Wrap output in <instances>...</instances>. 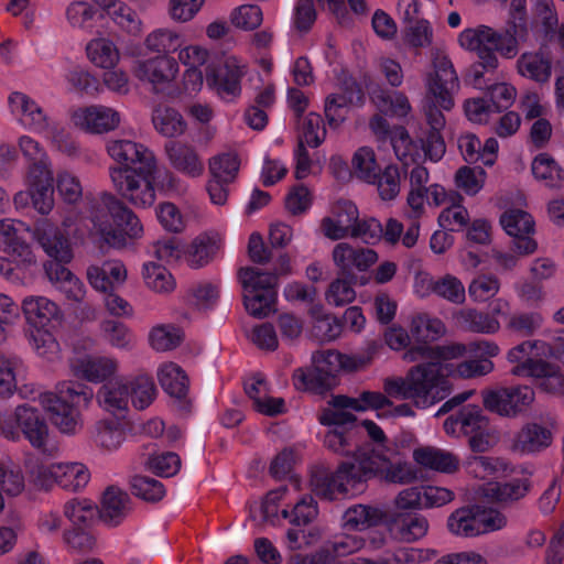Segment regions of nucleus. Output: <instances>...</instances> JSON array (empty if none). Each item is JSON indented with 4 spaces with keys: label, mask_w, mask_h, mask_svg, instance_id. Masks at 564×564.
Listing matches in <instances>:
<instances>
[{
    "label": "nucleus",
    "mask_w": 564,
    "mask_h": 564,
    "mask_svg": "<svg viewBox=\"0 0 564 564\" xmlns=\"http://www.w3.org/2000/svg\"><path fill=\"white\" fill-rule=\"evenodd\" d=\"M433 69L425 74L424 82L434 105L425 109L429 129H421L416 141L412 140L404 127H394L391 132V145L399 161L408 165L422 158L431 162H440L446 152L442 135L445 117L437 110H451L454 106L453 96L459 89V82L448 56L440 50L432 51Z\"/></svg>",
    "instance_id": "nucleus-1"
},
{
    "label": "nucleus",
    "mask_w": 564,
    "mask_h": 564,
    "mask_svg": "<svg viewBox=\"0 0 564 564\" xmlns=\"http://www.w3.org/2000/svg\"><path fill=\"white\" fill-rule=\"evenodd\" d=\"M62 227L77 240L87 236L101 246L118 250L141 239L144 234L138 215L115 194L106 191L86 197L80 212H69Z\"/></svg>",
    "instance_id": "nucleus-2"
},
{
    "label": "nucleus",
    "mask_w": 564,
    "mask_h": 564,
    "mask_svg": "<svg viewBox=\"0 0 564 564\" xmlns=\"http://www.w3.org/2000/svg\"><path fill=\"white\" fill-rule=\"evenodd\" d=\"M441 345L415 346L408 349L403 359L414 362L426 361L413 366L404 377H388L383 380V391L398 400H411L417 408L426 409L444 400L452 391L446 375L447 359L440 354Z\"/></svg>",
    "instance_id": "nucleus-3"
},
{
    "label": "nucleus",
    "mask_w": 564,
    "mask_h": 564,
    "mask_svg": "<svg viewBox=\"0 0 564 564\" xmlns=\"http://www.w3.org/2000/svg\"><path fill=\"white\" fill-rule=\"evenodd\" d=\"M386 392L364 391L356 398L335 395L319 415V423L327 427L323 443L332 452L348 456L359 443L356 417L350 411L373 410L382 419V412L391 405Z\"/></svg>",
    "instance_id": "nucleus-4"
},
{
    "label": "nucleus",
    "mask_w": 564,
    "mask_h": 564,
    "mask_svg": "<svg viewBox=\"0 0 564 564\" xmlns=\"http://www.w3.org/2000/svg\"><path fill=\"white\" fill-rule=\"evenodd\" d=\"M25 323V336L35 354L47 360L61 358V346L53 329L61 324L64 313L58 303L40 294L25 295L20 302Z\"/></svg>",
    "instance_id": "nucleus-5"
},
{
    "label": "nucleus",
    "mask_w": 564,
    "mask_h": 564,
    "mask_svg": "<svg viewBox=\"0 0 564 564\" xmlns=\"http://www.w3.org/2000/svg\"><path fill=\"white\" fill-rule=\"evenodd\" d=\"M93 390L74 380H62L54 391L39 395V402L56 430L66 436H75L84 429L82 406H88Z\"/></svg>",
    "instance_id": "nucleus-6"
},
{
    "label": "nucleus",
    "mask_w": 564,
    "mask_h": 564,
    "mask_svg": "<svg viewBox=\"0 0 564 564\" xmlns=\"http://www.w3.org/2000/svg\"><path fill=\"white\" fill-rule=\"evenodd\" d=\"M553 355L550 344L541 340H525L507 352V360L513 365L512 376L532 378L546 393L564 395V375L560 368L547 361Z\"/></svg>",
    "instance_id": "nucleus-7"
},
{
    "label": "nucleus",
    "mask_w": 564,
    "mask_h": 564,
    "mask_svg": "<svg viewBox=\"0 0 564 564\" xmlns=\"http://www.w3.org/2000/svg\"><path fill=\"white\" fill-rule=\"evenodd\" d=\"M0 435L13 442L23 437L44 455L53 456L58 452L45 417L37 408L29 404L0 413Z\"/></svg>",
    "instance_id": "nucleus-8"
},
{
    "label": "nucleus",
    "mask_w": 564,
    "mask_h": 564,
    "mask_svg": "<svg viewBox=\"0 0 564 564\" xmlns=\"http://www.w3.org/2000/svg\"><path fill=\"white\" fill-rule=\"evenodd\" d=\"M351 454H354V462H343L334 471L324 467L313 470L311 487L316 496L324 500L335 501L355 497L365 490L367 480L359 445Z\"/></svg>",
    "instance_id": "nucleus-9"
},
{
    "label": "nucleus",
    "mask_w": 564,
    "mask_h": 564,
    "mask_svg": "<svg viewBox=\"0 0 564 564\" xmlns=\"http://www.w3.org/2000/svg\"><path fill=\"white\" fill-rule=\"evenodd\" d=\"M457 42L464 51L475 53L486 69L498 67L496 52L506 58H513L519 52L513 36L484 24L464 29Z\"/></svg>",
    "instance_id": "nucleus-10"
},
{
    "label": "nucleus",
    "mask_w": 564,
    "mask_h": 564,
    "mask_svg": "<svg viewBox=\"0 0 564 564\" xmlns=\"http://www.w3.org/2000/svg\"><path fill=\"white\" fill-rule=\"evenodd\" d=\"M159 163L138 169L109 167L111 184L121 200H126L138 209H147L156 199L155 178Z\"/></svg>",
    "instance_id": "nucleus-11"
},
{
    "label": "nucleus",
    "mask_w": 564,
    "mask_h": 564,
    "mask_svg": "<svg viewBox=\"0 0 564 564\" xmlns=\"http://www.w3.org/2000/svg\"><path fill=\"white\" fill-rule=\"evenodd\" d=\"M25 467L30 482L44 490L59 487L70 492H77L88 485L91 476L89 468L80 462L50 464L28 462Z\"/></svg>",
    "instance_id": "nucleus-12"
},
{
    "label": "nucleus",
    "mask_w": 564,
    "mask_h": 564,
    "mask_svg": "<svg viewBox=\"0 0 564 564\" xmlns=\"http://www.w3.org/2000/svg\"><path fill=\"white\" fill-rule=\"evenodd\" d=\"M507 522L501 511L471 505L455 509L447 517L446 528L456 538L473 539L502 530Z\"/></svg>",
    "instance_id": "nucleus-13"
},
{
    "label": "nucleus",
    "mask_w": 564,
    "mask_h": 564,
    "mask_svg": "<svg viewBox=\"0 0 564 564\" xmlns=\"http://www.w3.org/2000/svg\"><path fill=\"white\" fill-rule=\"evenodd\" d=\"M127 54L135 58L132 65L134 77L142 84L149 85L153 93L163 94L173 86L180 76L178 62L171 55H155L141 58V46H128Z\"/></svg>",
    "instance_id": "nucleus-14"
},
{
    "label": "nucleus",
    "mask_w": 564,
    "mask_h": 564,
    "mask_svg": "<svg viewBox=\"0 0 564 564\" xmlns=\"http://www.w3.org/2000/svg\"><path fill=\"white\" fill-rule=\"evenodd\" d=\"M238 279L247 312L256 317L268 316L274 310L278 275L246 267L239 270Z\"/></svg>",
    "instance_id": "nucleus-15"
},
{
    "label": "nucleus",
    "mask_w": 564,
    "mask_h": 564,
    "mask_svg": "<svg viewBox=\"0 0 564 564\" xmlns=\"http://www.w3.org/2000/svg\"><path fill=\"white\" fill-rule=\"evenodd\" d=\"M366 480L379 478L394 485H409L417 480V469L391 447L366 452L360 448Z\"/></svg>",
    "instance_id": "nucleus-16"
},
{
    "label": "nucleus",
    "mask_w": 564,
    "mask_h": 564,
    "mask_svg": "<svg viewBox=\"0 0 564 564\" xmlns=\"http://www.w3.org/2000/svg\"><path fill=\"white\" fill-rule=\"evenodd\" d=\"M247 72L246 59L236 54H223L209 67L205 84L220 100L234 102L241 96V83Z\"/></svg>",
    "instance_id": "nucleus-17"
},
{
    "label": "nucleus",
    "mask_w": 564,
    "mask_h": 564,
    "mask_svg": "<svg viewBox=\"0 0 564 564\" xmlns=\"http://www.w3.org/2000/svg\"><path fill=\"white\" fill-rule=\"evenodd\" d=\"M313 370L299 368L293 373V386L300 391L322 392L333 388L336 376L344 372L343 352L318 350L312 355Z\"/></svg>",
    "instance_id": "nucleus-18"
},
{
    "label": "nucleus",
    "mask_w": 564,
    "mask_h": 564,
    "mask_svg": "<svg viewBox=\"0 0 564 564\" xmlns=\"http://www.w3.org/2000/svg\"><path fill=\"white\" fill-rule=\"evenodd\" d=\"M216 55L210 48L200 43L182 44L176 61L184 67L182 74V88L187 95H197L202 91L207 72L213 67Z\"/></svg>",
    "instance_id": "nucleus-19"
},
{
    "label": "nucleus",
    "mask_w": 564,
    "mask_h": 564,
    "mask_svg": "<svg viewBox=\"0 0 564 564\" xmlns=\"http://www.w3.org/2000/svg\"><path fill=\"white\" fill-rule=\"evenodd\" d=\"M68 367L72 373L82 380L106 383L117 375L119 361L111 356L89 354L76 346L68 359Z\"/></svg>",
    "instance_id": "nucleus-20"
},
{
    "label": "nucleus",
    "mask_w": 564,
    "mask_h": 564,
    "mask_svg": "<svg viewBox=\"0 0 564 564\" xmlns=\"http://www.w3.org/2000/svg\"><path fill=\"white\" fill-rule=\"evenodd\" d=\"M39 170L26 172L25 191L18 192L13 197L17 208H24L30 203L41 215H48L54 208L53 171L37 173Z\"/></svg>",
    "instance_id": "nucleus-21"
},
{
    "label": "nucleus",
    "mask_w": 564,
    "mask_h": 564,
    "mask_svg": "<svg viewBox=\"0 0 564 564\" xmlns=\"http://www.w3.org/2000/svg\"><path fill=\"white\" fill-rule=\"evenodd\" d=\"M534 390L528 386L499 388L482 392V402L487 410L502 416H516L534 401Z\"/></svg>",
    "instance_id": "nucleus-22"
},
{
    "label": "nucleus",
    "mask_w": 564,
    "mask_h": 564,
    "mask_svg": "<svg viewBox=\"0 0 564 564\" xmlns=\"http://www.w3.org/2000/svg\"><path fill=\"white\" fill-rule=\"evenodd\" d=\"M72 123L90 134H105L117 130L122 115L113 107L96 104L75 109L70 115Z\"/></svg>",
    "instance_id": "nucleus-23"
},
{
    "label": "nucleus",
    "mask_w": 564,
    "mask_h": 564,
    "mask_svg": "<svg viewBox=\"0 0 564 564\" xmlns=\"http://www.w3.org/2000/svg\"><path fill=\"white\" fill-rule=\"evenodd\" d=\"M106 151L116 163L109 167H129L154 165L158 159L154 152L143 143L129 139H111L106 144Z\"/></svg>",
    "instance_id": "nucleus-24"
},
{
    "label": "nucleus",
    "mask_w": 564,
    "mask_h": 564,
    "mask_svg": "<svg viewBox=\"0 0 564 564\" xmlns=\"http://www.w3.org/2000/svg\"><path fill=\"white\" fill-rule=\"evenodd\" d=\"M332 260L339 273L351 276L355 272H365L373 265L378 261V253L370 248L338 242L333 248Z\"/></svg>",
    "instance_id": "nucleus-25"
},
{
    "label": "nucleus",
    "mask_w": 564,
    "mask_h": 564,
    "mask_svg": "<svg viewBox=\"0 0 564 564\" xmlns=\"http://www.w3.org/2000/svg\"><path fill=\"white\" fill-rule=\"evenodd\" d=\"M358 217L359 212L354 203L339 200L332 206L329 214L322 219L321 230L330 240L350 237Z\"/></svg>",
    "instance_id": "nucleus-26"
},
{
    "label": "nucleus",
    "mask_w": 564,
    "mask_h": 564,
    "mask_svg": "<svg viewBox=\"0 0 564 564\" xmlns=\"http://www.w3.org/2000/svg\"><path fill=\"white\" fill-rule=\"evenodd\" d=\"M33 238L51 261L59 264L72 261L74 254L68 239L50 221H40L33 230Z\"/></svg>",
    "instance_id": "nucleus-27"
},
{
    "label": "nucleus",
    "mask_w": 564,
    "mask_h": 564,
    "mask_svg": "<svg viewBox=\"0 0 564 564\" xmlns=\"http://www.w3.org/2000/svg\"><path fill=\"white\" fill-rule=\"evenodd\" d=\"M9 106L18 122L26 130L44 132L50 120L40 104L21 91H14L9 96Z\"/></svg>",
    "instance_id": "nucleus-28"
},
{
    "label": "nucleus",
    "mask_w": 564,
    "mask_h": 564,
    "mask_svg": "<svg viewBox=\"0 0 564 564\" xmlns=\"http://www.w3.org/2000/svg\"><path fill=\"white\" fill-rule=\"evenodd\" d=\"M86 278L97 292L117 291L126 283L128 270L121 260L110 259L90 264L86 270Z\"/></svg>",
    "instance_id": "nucleus-29"
},
{
    "label": "nucleus",
    "mask_w": 564,
    "mask_h": 564,
    "mask_svg": "<svg viewBox=\"0 0 564 564\" xmlns=\"http://www.w3.org/2000/svg\"><path fill=\"white\" fill-rule=\"evenodd\" d=\"M124 377L112 378L97 391L96 400L99 408L118 419L129 413V394Z\"/></svg>",
    "instance_id": "nucleus-30"
},
{
    "label": "nucleus",
    "mask_w": 564,
    "mask_h": 564,
    "mask_svg": "<svg viewBox=\"0 0 564 564\" xmlns=\"http://www.w3.org/2000/svg\"><path fill=\"white\" fill-rule=\"evenodd\" d=\"M90 442L106 453L118 451L127 438L126 424L122 419H100L89 430Z\"/></svg>",
    "instance_id": "nucleus-31"
},
{
    "label": "nucleus",
    "mask_w": 564,
    "mask_h": 564,
    "mask_svg": "<svg viewBox=\"0 0 564 564\" xmlns=\"http://www.w3.org/2000/svg\"><path fill=\"white\" fill-rule=\"evenodd\" d=\"M412 458L421 468L441 474H454L460 466V460L454 453L430 445L415 447Z\"/></svg>",
    "instance_id": "nucleus-32"
},
{
    "label": "nucleus",
    "mask_w": 564,
    "mask_h": 564,
    "mask_svg": "<svg viewBox=\"0 0 564 564\" xmlns=\"http://www.w3.org/2000/svg\"><path fill=\"white\" fill-rule=\"evenodd\" d=\"M170 165L177 172L196 178L203 175L204 164L194 147L178 141H170L164 147Z\"/></svg>",
    "instance_id": "nucleus-33"
},
{
    "label": "nucleus",
    "mask_w": 564,
    "mask_h": 564,
    "mask_svg": "<svg viewBox=\"0 0 564 564\" xmlns=\"http://www.w3.org/2000/svg\"><path fill=\"white\" fill-rule=\"evenodd\" d=\"M44 270L51 284L68 301L78 303L84 301L86 286L68 268L53 261H47L44 264Z\"/></svg>",
    "instance_id": "nucleus-34"
},
{
    "label": "nucleus",
    "mask_w": 564,
    "mask_h": 564,
    "mask_svg": "<svg viewBox=\"0 0 564 564\" xmlns=\"http://www.w3.org/2000/svg\"><path fill=\"white\" fill-rule=\"evenodd\" d=\"M384 511L376 506L354 503L340 517L345 532H362L379 525L384 520Z\"/></svg>",
    "instance_id": "nucleus-35"
},
{
    "label": "nucleus",
    "mask_w": 564,
    "mask_h": 564,
    "mask_svg": "<svg viewBox=\"0 0 564 564\" xmlns=\"http://www.w3.org/2000/svg\"><path fill=\"white\" fill-rule=\"evenodd\" d=\"M487 421L478 405L468 404L451 414L444 421L443 427L448 436L458 438L477 432L482 425H487Z\"/></svg>",
    "instance_id": "nucleus-36"
},
{
    "label": "nucleus",
    "mask_w": 564,
    "mask_h": 564,
    "mask_svg": "<svg viewBox=\"0 0 564 564\" xmlns=\"http://www.w3.org/2000/svg\"><path fill=\"white\" fill-rule=\"evenodd\" d=\"M94 2L122 32L133 36L141 34L143 22L127 3L121 0H94Z\"/></svg>",
    "instance_id": "nucleus-37"
},
{
    "label": "nucleus",
    "mask_w": 564,
    "mask_h": 564,
    "mask_svg": "<svg viewBox=\"0 0 564 564\" xmlns=\"http://www.w3.org/2000/svg\"><path fill=\"white\" fill-rule=\"evenodd\" d=\"M552 440L549 427L539 423H527L514 435L511 447L519 454H535L547 448Z\"/></svg>",
    "instance_id": "nucleus-38"
},
{
    "label": "nucleus",
    "mask_w": 564,
    "mask_h": 564,
    "mask_svg": "<svg viewBox=\"0 0 564 564\" xmlns=\"http://www.w3.org/2000/svg\"><path fill=\"white\" fill-rule=\"evenodd\" d=\"M300 490V480L291 479L290 485L269 491L262 501L264 519L273 524L283 520V509L290 508L294 494H299Z\"/></svg>",
    "instance_id": "nucleus-39"
},
{
    "label": "nucleus",
    "mask_w": 564,
    "mask_h": 564,
    "mask_svg": "<svg viewBox=\"0 0 564 564\" xmlns=\"http://www.w3.org/2000/svg\"><path fill=\"white\" fill-rule=\"evenodd\" d=\"M87 59L97 68H113L121 61L118 45L110 39L99 35L90 39L85 47Z\"/></svg>",
    "instance_id": "nucleus-40"
},
{
    "label": "nucleus",
    "mask_w": 564,
    "mask_h": 564,
    "mask_svg": "<svg viewBox=\"0 0 564 564\" xmlns=\"http://www.w3.org/2000/svg\"><path fill=\"white\" fill-rule=\"evenodd\" d=\"M184 42L185 36L178 30L161 26L153 29L145 35L143 46L149 53L172 56V54L178 53Z\"/></svg>",
    "instance_id": "nucleus-41"
},
{
    "label": "nucleus",
    "mask_w": 564,
    "mask_h": 564,
    "mask_svg": "<svg viewBox=\"0 0 564 564\" xmlns=\"http://www.w3.org/2000/svg\"><path fill=\"white\" fill-rule=\"evenodd\" d=\"M519 75L539 84H545L552 76V59L542 51L525 52L517 61Z\"/></svg>",
    "instance_id": "nucleus-42"
},
{
    "label": "nucleus",
    "mask_w": 564,
    "mask_h": 564,
    "mask_svg": "<svg viewBox=\"0 0 564 564\" xmlns=\"http://www.w3.org/2000/svg\"><path fill=\"white\" fill-rule=\"evenodd\" d=\"M499 346L490 340L471 341L467 345L452 343L441 345L440 354L445 359L459 360L464 357H477L490 359L499 354Z\"/></svg>",
    "instance_id": "nucleus-43"
},
{
    "label": "nucleus",
    "mask_w": 564,
    "mask_h": 564,
    "mask_svg": "<svg viewBox=\"0 0 564 564\" xmlns=\"http://www.w3.org/2000/svg\"><path fill=\"white\" fill-rule=\"evenodd\" d=\"M158 381L165 393L182 399L188 391L189 380L181 366L173 361L161 364L156 369Z\"/></svg>",
    "instance_id": "nucleus-44"
},
{
    "label": "nucleus",
    "mask_w": 564,
    "mask_h": 564,
    "mask_svg": "<svg viewBox=\"0 0 564 564\" xmlns=\"http://www.w3.org/2000/svg\"><path fill=\"white\" fill-rule=\"evenodd\" d=\"M151 119L155 131L165 138L181 137L187 129V123L182 113L170 106H156L152 111Z\"/></svg>",
    "instance_id": "nucleus-45"
},
{
    "label": "nucleus",
    "mask_w": 564,
    "mask_h": 564,
    "mask_svg": "<svg viewBox=\"0 0 564 564\" xmlns=\"http://www.w3.org/2000/svg\"><path fill=\"white\" fill-rule=\"evenodd\" d=\"M356 94V85L351 82L326 97L324 111L332 127H338L346 120Z\"/></svg>",
    "instance_id": "nucleus-46"
},
{
    "label": "nucleus",
    "mask_w": 564,
    "mask_h": 564,
    "mask_svg": "<svg viewBox=\"0 0 564 564\" xmlns=\"http://www.w3.org/2000/svg\"><path fill=\"white\" fill-rule=\"evenodd\" d=\"M124 378L128 386L129 402L133 409L138 411L148 409L158 397V389L153 379L145 373Z\"/></svg>",
    "instance_id": "nucleus-47"
},
{
    "label": "nucleus",
    "mask_w": 564,
    "mask_h": 564,
    "mask_svg": "<svg viewBox=\"0 0 564 564\" xmlns=\"http://www.w3.org/2000/svg\"><path fill=\"white\" fill-rule=\"evenodd\" d=\"M312 318V337L318 343H330L337 339L341 334V322L336 316L328 314L325 310L316 305L310 311Z\"/></svg>",
    "instance_id": "nucleus-48"
},
{
    "label": "nucleus",
    "mask_w": 564,
    "mask_h": 564,
    "mask_svg": "<svg viewBox=\"0 0 564 564\" xmlns=\"http://www.w3.org/2000/svg\"><path fill=\"white\" fill-rule=\"evenodd\" d=\"M534 178L550 188L564 186V171L562 166L549 153L538 154L531 164Z\"/></svg>",
    "instance_id": "nucleus-49"
},
{
    "label": "nucleus",
    "mask_w": 564,
    "mask_h": 564,
    "mask_svg": "<svg viewBox=\"0 0 564 564\" xmlns=\"http://www.w3.org/2000/svg\"><path fill=\"white\" fill-rule=\"evenodd\" d=\"M410 330L412 337L420 344L419 346H429V343L435 341L445 335L446 326L437 317L419 313L412 317Z\"/></svg>",
    "instance_id": "nucleus-50"
},
{
    "label": "nucleus",
    "mask_w": 564,
    "mask_h": 564,
    "mask_svg": "<svg viewBox=\"0 0 564 564\" xmlns=\"http://www.w3.org/2000/svg\"><path fill=\"white\" fill-rule=\"evenodd\" d=\"M223 247V238L218 234L197 237L188 247L186 261L193 268L207 264Z\"/></svg>",
    "instance_id": "nucleus-51"
},
{
    "label": "nucleus",
    "mask_w": 564,
    "mask_h": 564,
    "mask_svg": "<svg viewBox=\"0 0 564 564\" xmlns=\"http://www.w3.org/2000/svg\"><path fill=\"white\" fill-rule=\"evenodd\" d=\"M527 479H516L509 482L489 481L481 486L479 496L496 502L518 500L527 494Z\"/></svg>",
    "instance_id": "nucleus-52"
},
{
    "label": "nucleus",
    "mask_w": 564,
    "mask_h": 564,
    "mask_svg": "<svg viewBox=\"0 0 564 564\" xmlns=\"http://www.w3.org/2000/svg\"><path fill=\"white\" fill-rule=\"evenodd\" d=\"M129 511V497L119 488L109 487L102 496L100 517L110 525H117Z\"/></svg>",
    "instance_id": "nucleus-53"
},
{
    "label": "nucleus",
    "mask_w": 564,
    "mask_h": 564,
    "mask_svg": "<svg viewBox=\"0 0 564 564\" xmlns=\"http://www.w3.org/2000/svg\"><path fill=\"white\" fill-rule=\"evenodd\" d=\"M319 513L317 501L311 495L297 497L290 508L283 509V520H288L293 527H306L314 522Z\"/></svg>",
    "instance_id": "nucleus-54"
},
{
    "label": "nucleus",
    "mask_w": 564,
    "mask_h": 564,
    "mask_svg": "<svg viewBox=\"0 0 564 564\" xmlns=\"http://www.w3.org/2000/svg\"><path fill=\"white\" fill-rule=\"evenodd\" d=\"M465 359L458 364L455 360H446V375L453 378L470 379L489 375L495 365L490 359L477 357H464Z\"/></svg>",
    "instance_id": "nucleus-55"
},
{
    "label": "nucleus",
    "mask_w": 564,
    "mask_h": 564,
    "mask_svg": "<svg viewBox=\"0 0 564 564\" xmlns=\"http://www.w3.org/2000/svg\"><path fill=\"white\" fill-rule=\"evenodd\" d=\"M101 338L112 348L131 350L135 338L128 325L116 319H105L100 323Z\"/></svg>",
    "instance_id": "nucleus-56"
},
{
    "label": "nucleus",
    "mask_w": 564,
    "mask_h": 564,
    "mask_svg": "<svg viewBox=\"0 0 564 564\" xmlns=\"http://www.w3.org/2000/svg\"><path fill=\"white\" fill-rule=\"evenodd\" d=\"M380 171L377 156L372 148L360 147L351 158V174L366 184H375L376 175Z\"/></svg>",
    "instance_id": "nucleus-57"
},
{
    "label": "nucleus",
    "mask_w": 564,
    "mask_h": 564,
    "mask_svg": "<svg viewBox=\"0 0 564 564\" xmlns=\"http://www.w3.org/2000/svg\"><path fill=\"white\" fill-rule=\"evenodd\" d=\"M371 100L379 111L387 116L403 118L411 111L408 97L400 91L379 90L372 94Z\"/></svg>",
    "instance_id": "nucleus-58"
},
{
    "label": "nucleus",
    "mask_w": 564,
    "mask_h": 564,
    "mask_svg": "<svg viewBox=\"0 0 564 564\" xmlns=\"http://www.w3.org/2000/svg\"><path fill=\"white\" fill-rule=\"evenodd\" d=\"M97 4L94 0H73L65 9V19L72 29L87 31L96 17Z\"/></svg>",
    "instance_id": "nucleus-59"
},
{
    "label": "nucleus",
    "mask_w": 564,
    "mask_h": 564,
    "mask_svg": "<svg viewBox=\"0 0 564 564\" xmlns=\"http://www.w3.org/2000/svg\"><path fill=\"white\" fill-rule=\"evenodd\" d=\"M19 149L24 159L29 162L28 171L43 173L52 170V163L41 144L30 135H22L19 139Z\"/></svg>",
    "instance_id": "nucleus-60"
},
{
    "label": "nucleus",
    "mask_w": 564,
    "mask_h": 564,
    "mask_svg": "<svg viewBox=\"0 0 564 564\" xmlns=\"http://www.w3.org/2000/svg\"><path fill=\"white\" fill-rule=\"evenodd\" d=\"M429 530V522L423 516L409 514L398 518L391 531L402 541L413 542L423 538Z\"/></svg>",
    "instance_id": "nucleus-61"
},
{
    "label": "nucleus",
    "mask_w": 564,
    "mask_h": 564,
    "mask_svg": "<svg viewBox=\"0 0 564 564\" xmlns=\"http://www.w3.org/2000/svg\"><path fill=\"white\" fill-rule=\"evenodd\" d=\"M241 165V160L236 152L219 153L209 159L210 176L219 181L234 182Z\"/></svg>",
    "instance_id": "nucleus-62"
},
{
    "label": "nucleus",
    "mask_w": 564,
    "mask_h": 564,
    "mask_svg": "<svg viewBox=\"0 0 564 564\" xmlns=\"http://www.w3.org/2000/svg\"><path fill=\"white\" fill-rule=\"evenodd\" d=\"M183 339L181 328L172 324H160L149 333V344L156 351H169L176 348Z\"/></svg>",
    "instance_id": "nucleus-63"
},
{
    "label": "nucleus",
    "mask_w": 564,
    "mask_h": 564,
    "mask_svg": "<svg viewBox=\"0 0 564 564\" xmlns=\"http://www.w3.org/2000/svg\"><path fill=\"white\" fill-rule=\"evenodd\" d=\"M142 275L145 285L156 293H170L175 289V280L161 264L149 262L143 265Z\"/></svg>",
    "instance_id": "nucleus-64"
}]
</instances>
